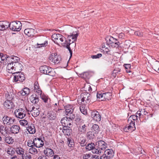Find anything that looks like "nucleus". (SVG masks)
Returning <instances> with one entry per match:
<instances>
[{"instance_id": "36", "label": "nucleus", "mask_w": 159, "mask_h": 159, "mask_svg": "<svg viewBox=\"0 0 159 159\" xmlns=\"http://www.w3.org/2000/svg\"><path fill=\"white\" fill-rule=\"evenodd\" d=\"M81 76L82 78L84 79H89L90 78L91 75L89 72H85L81 74Z\"/></svg>"}, {"instance_id": "49", "label": "nucleus", "mask_w": 159, "mask_h": 159, "mask_svg": "<svg viewBox=\"0 0 159 159\" xmlns=\"http://www.w3.org/2000/svg\"><path fill=\"white\" fill-rule=\"evenodd\" d=\"M80 110L82 113L84 115H86L87 114V110L85 108V107L83 105H82L80 107Z\"/></svg>"}, {"instance_id": "34", "label": "nucleus", "mask_w": 159, "mask_h": 159, "mask_svg": "<svg viewBox=\"0 0 159 159\" xmlns=\"http://www.w3.org/2000/svg\"><path fill=\"white\" fill-rule=\"evenodd\" d=\"M16 151L17 154L21 155V156L24 153V149L20 146L16 147Z\"/></svg>"}, {"instance_id": "2", "label": "nucleus", "mask_w": 159, "mask_h": 159, "mask_svg": "<svg viewBox=\"0 0 159 159\" xmlns=\"http://www.w3.org/2000/svg\"><path fill=\"white\" fill-rule=\"evenodd\" d=\"M107 147V144L104 141H98L96 143V149H93V152L95 154L100 155Z\"/></svg>"}, {"instance_id": "21", "label": "nucleus", "mask_w": 159, "mask_h": 159, "mask_svg": "<svg viewBox=\"0 0 159 159\" xmlns=\"http://www.w3.org/2000/svg\"><path fill=\"white\" fill-rule=\"evenodd\" d=\"M24 32L28 37H32L35 34L34 30L32 28L26 29L24 30Z\"/></svg>"}, {"instance_id": "41", "label": "nucleus", "mask_w": 159, "mask_h": 159, "mask_svg": "<svg viewBox=\"0 0 159 159\" xmlns=\"http://www.w3.org/2000/svg\"><path fill=\"white\" fill-rule=\"evenodd\" d=\"M62 45L64 47H66V48H67L68 49V50H69V52L70 53V58L72 56V51L71 50L69 44L68 43H62Z\"/></svg>"}, {"instance_id": "33", "label": "nucleus", "mask_w": 159, "mask_h": 159, "mask_svg": "<svg viewBox=\"0 0 159 159\" xmlns=\"http://www.w3.org/2000/svg\"><path fill=\"white\" fill-rule=\"evenodd\" d=\"M86 148L87 150L89 151L92 150V152L93 153H95L93 152V149H96V146L94 143H89L86 146Z\"/></svg>"}, {"instance_id": "43", "label": "nucleus", "mask_w": 159, "mask_h": 159, "mask_svg": "<svg viewBox=\"0 0 159 159\" xmlns=\"http://www.w3.org/2000/svg\"><path fill=\"white\" fill-rule=\"evenodd\" d=\"M40 96L41 98L45 103H47L48 102V96L44 94H42Z\"/></svg>"}, {"instance_id": "29", "label": "nucleus", "mask_w": 159, "mask_h": 159, "mask_svg": "<svg viewBox=\"0 0 159 159\" xmlns=\"http://www.w3.org/2000/svg\"><path fill=\"white\" fill-rule=\"evenodd\" d=\"M7 58H8L9 60H11V62L10 63H12L13 64L18 62L20 60L18 57L14 56H11L10 57H8Z\"/></svg>"}, {"instance_id": "23", "label": "nucleus", "mask_w": 159, "mask_h": 159, "mask_svg": "<svg viewBox=\"0 0 159 159\" xmlns=\"http://www.w3.org/2000/svg\"><path fill=\"white\" fill-rule=\"evenodd\" d=\"M4 106L7 109H11L14 107L13 103L10 100H7L4 102Z\"/></svg>"}, {"instance_id": "15", "label": "nucleus", "mask_w": 159, "mask_h": 159, "mask_svg": "<svg viewBox=\"0 0 159 159\" xmlns=\"http://www.w3.org/2000/svg\"><path fill=\"white\" fill-rule=\"evenodd\" d=\"M91 117L93 120L97 122L101 120V116L99 113L97 111H93L91 112Z\"/></svg>"}, {"instance_id": "20", "label": "nucleus", "mask_w": 159, "mask_h": 159, "mask_svg": "<svg viewBox=\"0 0 159 159\" xmlns=\"http://www.w3.org/2000/svg\"><path fill=\"white\" fill-rule=\"evenodd\" d=\"M34 146L37 148H40L43 145V142L40 138H35L34 139Z\"/></svg>"}, {"instance_id": "48", "label": "nucleus", "mask_w": 159, "mask_h": 159, "mask_svg": "<svg viewBox=\"0 0 159 159\" xmlns=\"http://www.w3.org/2000/svg\"><path fill=\"white\" fill-rule=\"evenodd\" d=\"M92 128L93 130L95 131L96 132H98L99 131V127L98 125L96 124L93 125Z\"/></svg>"}, {"instance_id": "3", "label": "nucleus", "mask_w": 159, "mask_h": 159, "mask_svg": "<svg viewBox=\"0 0 159 159\" xmlns=\"http://www.w3.org/2000/svg\"><path fill=\"white\" fill-rule=\"evenodd\" d=\"M40 72L43 74L48 75L52 76L55 75L56 73L50 67L47 66H43L40 67Z\"/></svg>"}, {"instance_id": "55", "label": "nucleus", "mask_w": 159, "mask_h": 159, "mask_svg": "<svg viewBox=\"0 0 159 159\" xmlns=\"http://www.w3.org/2000/svg\"><path fill=\"white\" fill-rule=\"evenodd\" d=\"M69 117H68V118L72 120L75 118V115L73 113V112L70 113L69 114Z\"/></svg>"}, {"instance_id": "54", "label": "nucleus", "mask_w": 159, "mask_h": 159, "mask_svg": "<svg viewBox=\"0 0 159 159\" xmlns=\"http://www.w3.org/2000/svg\"><path fill=\"white\" fill-rule=\"evenodd\" d=\"M102 50L105 52H106L107 54H111V53H110V50H109L108 48H105V47H104L103 46L102 47Z\"/></svg>"}, {"instance_id": "19", "label": "nucleus", "mask_w": 159, "mask_h": 159, "mask_svg": "<svg viewBox=\"0 0 159 159\" xmlns=\"http://www.w3.org/2000/svg\"><path fill=\"white\" fill-rule=\"evenodd\" d=\"M9 27V22L6 21H0V30L3 31Z\"/></svg>"}, {"instance_id": "60", "label": "nucleus", "mask_w": 159, "mask_h": 159, "mask_svg": "<svg viewBox=\"0 0 159 159\" xmlns=\"http://www.w3.org/2000/svg\"><path fill=\"white\" fill-rule=\"evenodd\" d=\"M39 88L40 87L38 82H35L34 84V90L37 89H39Z\"/></svg>"}, {"instance_id": "26", "label": "nucleus", "mask_w": 159, "mask_h": 159, "mask_svg": "<svg viewBox=\"0 0 159 159\" xmlns=\"http://www.w3.org/2000/svg\"><path fill=\"white\" fill-rule=\"evenodd\" d=\"M30 102L33 103L37 104L39 101V98L36 95H32L30 98Z\"/></svg>"}, {"instance_id": "11", "label": "nucleus", "mask_w": 159, "mask_h": 159, "mask_svg": "<svg viewBox=\"0 0 159 159\" xmlns=\"http://www.w3.org/2000/svg\"><path fill=\"white\" fill-rule=\"evenodd\" d=\"M81 96L83 97L81 100L82 104H85L89 103L91 98L90 94L83 93H81Z\"/></svg>"}, {"instance_id": "24", "label": "nucleus", "mask_w": 159, "mask_h": 159, "mask_svg": "<svg viewBox=\"0 0 159 159\" xmlns=\"http://www.w3.org/2000/svg\"><path fill=\"white\" fill-rule=\"evenodd\" d=\"M27 130L30 134H34L36 132V129L34 125L33 124L28 125V126L27 127Z\"/></svg>"}, {"instance_id": "56", "label": "nucleus", "mask_w": 159, "mask_h": 159, "mask_svg": "<svg viewBox=\"0 0 159 159\" xmlns=\"http://www.w3.org/2000/svg\"><path fill=\"white\" fill-rule=\"evenodd\" d=\"M102 56V54L101 53H98L96 55L91 56V58L93 59L99 58Z\"/></svg>"}, {"instance_id": "44", "label": "nucleus", "mask_w": 159, "mask_h": 159, "mask_svg": "<svg viewBox=\"0 0 159 159\" xmlns=\"http://www.w3.org/2000/svg\"><path fill=\"white\" fill-rule=\"evenodd\" d=\"M21 157L23 159H31L32 158L31 156L29 153H24Z\"/></svg>"}, {"instance_id": "45", "label": "nucleus", "mask_w": 159, "mask_h": 159, "mask_svg": "<svg viewBox=\"0 0 159 159\" xmlns=\"http://www.w3.org/2000/svg\"><path fill=\"white\" fill-rule=\"evenodd\" d=\"M20 124L23 126H25L26 125H28L29 122L27 120L25 119H23L20 120L19 121Z\"/></svg>"}, {"instance_id": "39", "label": "nucleus", "mask_w": 159, "mask_h": 159, "mask_svg": "<svg viewBox=\"0 0 159 159\" xmlns=\"http://www.w3.org/2000/svg\"><path fill=\"white\" fill-rule=\"evenodd\" d=\"M153 68L156 71L159 73V62L157 61L153 65Z\"/></svg>"}, {"instance_id": "12", "label": "nucleus", "mask_w": 159, "mask_h": 159, "mask_svg": "<svg viewBox=\"0 0 159 159\" xmlns=\"http://www.w3.org/2000/svg\"><path fill=\"white\" fill-rule=\"evenodd\" d=\"M50 60L55 64L59 63L61 58L60 56L57 55V53H52L49 57Z\"/></svg>"}, {"instance_id": "62", "label": "nucleus", "mask_w": 159, "mask_h": 159, "mask_svg": "<svg viewBox=\"0 0 159 159\" xmlns=\"http://www.w3.org/2000/svg\"><path fill=\"white\" fill-rule=\"evenodd\" d=\"M125 69L128 70V71H127V72H129V70L130 67V65L129 64H125Z\"/></svg>"}, {"instance_id": "51", "label": "nucleus", "mask_w": 159, "mask_h": 159, "mask_svg": "<svg viewBox=\"0 0 159 159\" xmlns=\"http://www.w3.org/2000/svg\"><path fill=\"white\" fill-rule=\"evenodd\" d=\"M93 157V155L91 154H84L83 155V159H92Z\"/></svg>"}, {"instance_id": "50", "label": "nucleus", "mask_w": 159, "mask_h": 159, "mask_svg": "<svg viewBox=\"0 0 159 159\" xmlns=\"http://www.w3.org/2000/svg\"><path fill=\"white\" fill-rule=\"evenodd\" d=\"M7 152L8 154L11 156L14 155L15 153V151L13 148H9L7 151Z\"/></svg>"}, {"instance_id": "52", "label": "nucleus", "mask_w": 159, "mask_h": 159, "mask_svg": "<svg viewBox=\"0 0 159 159\" xmlns=\"http://www.w3.org/2000/svg\"><path fill=\"white\" fill-rule=\"evenodd\" d=\"M34 139L32 140H29L27 142V145L30 147H32L34 146Z\"/></svg>"}, {"instance_id": "37", "label": "nucleus", "mask_w": 159, "mask_h": 159, "mask_svg": "<svg viewBox=\"0 0 159 159\" xmlns=\"http://www.w3.org/2000/svg\"><path fill=\"white\" fill-rule=\"evenodd\" d=\"M148 113V112L146 111L144 109H139V110L136 112V114L138 115L140 117L142 115H143V114L146 115H147Z\"/></svg>"}, {"instance_id": "42", "label": "nucleus", "mask_w": 159, "mask_h": 159, "mask_svg": "<svg viewBox=\"0 0 159 159\" xmlns=\"http://www.w3.org/2000/svg\"><path fill=\"white\" fill-rule=\"evenodd\" d=\"M48 44V41L46 40L43 42V43H37V48H40L42 47H46Z\"/></svg>"}, {"instance_id": "58", "label": "nucleus", "mask_w": 159, "mask_h": 159, "mask_svg": "<svg viewBox=\"0 0 159 159\" xmlns=\"http://www.w3.org/2000/svg\"><path fill=\"white\" fill-rule=\"evenodd\" d=\"M134 34L135 35L139 37H141L143 35V33L139 31H135Z\"/></svg>"}, {"instance_id": "61", "label": "nucleus", "mask_w": 159, "mask_h": 159, "mask_svg": "<svg viewBox=\"0 0 159 159\" xmlns=\"http://www.w3.org/2000/svg\"><path fill=\"white\" fill-rule=\"evenodd\" d=\"M119 38L121 39H124L125 37V34L123 33H120L118 35Z\"/></svg>"}, {"instance_id": "46", "label": "nucleus", "mask_w": 159, "mask_h": 159, "mask_svg": "<svg viewBox=\"0 0 159 159\" xmlns=\"http://www.w3.org/2000/svg\"><path fill=\"white\" fill-rule=\"evenodd\" d=\"M53 110L56 112V114L60 115L62 111V109L60 108L58 106H57V107H56Z\"/></svg>"}, {"instance_id": "47", "label": "nucleus", "mask_w": 159, "mask_h": 159, "mask_svg": "<svg viewBox=\"0 0 159 159\" xmlns=\"http://www.w3.org/2000/svg\"><path fill=\"white\" fill-rule=\"evenodd\" d=\"M8 57L7 56L4 55L2 53H0V63L6 60Z\"/></svg>"}, {"instance_id": "64", "label": "nucleus", "mask_w": 159, "mask_h": 159, "mask_svg": "<svg viewBox=\"0 0 159 159\" xmlns=\"http://www.w3.org/2000/svg\"><path fill=\"white\" fill-rule=\"evenodd\" d=\"M38 159H48V158L46 156L43 155L39 156Z\"/></svg>"}, {"instance_id": "10", "label": "nucleus", "mask_w": 159, "mask_h": 159, "mask_svg": "<svg viewBox=\"0 0 159 159\" xmlns=\"http://www.w3.org/2000/svg\"><path fill=\"white\" fill-rule=\"evenodd\" d=\"M78 36V34L77 33L74 34H72L68 36V39L66 40L65 38L64 42L62 43H68L70 45V44L74 43L75 41H76Z\"/></svg>"}, {"instance_id": "32", "label": "nucleus", "mask_w": 159, "mask_h": 159, "mask_svg": "<svg viewBox=\"0 0 159 159\" xmlns=\"http://www.w3.org/2000/svg\"><path fill=\"white\" fill-rule=\"evenodd\" d=\"M47 117L51 120H54L56 118V114L53 111H50L47 114Z\"/></svg>"}, {"instance_id": "59", "label": "nucleus", "mask_w": 159, "mask_h": 159, "mask_svg": "<svg viewBox=\"0 0 159 159\" xmlns=\"http://www.w3.org/2000/svg\"><path fill=\"white\" fill-rule=\"evenodd\" d=\"M34 91L37 93V94L38 95H40L42 94V91L40 88H39V89H36V90H34Z\"/></svg>"}, {"instance_id": "4", "label": "nucleus", "mask_w": 159, "mask_h": 159, "mask_svg": "<svg viewBox=\"0 0 159 159\" xmlns=\"http://www.w3.org/2000/svg\"><path fill=\"white\" fill-rule=\"evenodd\" d=\"M22 24L20 21H12L9 23V27L10 30L14 31H19L21 29Z\"/></svg>"}, {"instance_id": "27", "label": "nucleus", "mask_w": 159, "mask_h": 159, "mask_svg": "<svg viewBox=\"0 0 159 159\" xmlns=\"http://www.w3.org/2000/svg\"><path fill=\"white\" fill-rule=\"evenodd\" d=\"M62 131L64 135L70 136L71 133V130L69 127H63Z\"/></svg>"}, {"instance_id": "28", "label": "nucleus", "mask_w": 159, "mask_h": 159, "mask_svg": "<svg viewBox=\"0 0 159 159\" xmlns=\"http://www.w3.org/2000/svg\"><path fill=\"white\" fill-rule=\"evenodd\" d=\"M45 156L52 157L54 154L53 151L50 148H47L44 151Z\"/></svg>"}, {"instance_id": "40", "label": "nucleus", "mask_w": 159, "mask_h": 159, "mask_svg": "<svg viewBox=\"0 0 159 159\" xmlns=\"http://www.w3.org/2000/svg\"><path fill=\"white\" fill-rule=\"evenodd\" d=\"M29 152L32 154L35 155L38 152L37 149L33 147L30 148L29 150Z\"/></svg>"}, {"instance_id": "38", "label": "nucleus", "mask_w": 159, "mask_h": 159, "mask_svg": "<svg viewBox=\"0 0 159 159\" xmlns=\"http://www.w3.org/2000/svg\"><path fill=\"white\" fill-rule=\"evenodd\" d=\"M5 141L8 144H12L14 142V140L11 137L8 136L6 138Z\"/></svg>"}, {"instance_id": "1", "label": "nucleus", "mask_w": 159, "mask_h": 159, "mask_svg": "<svg viewBox=\"0 0 159 159\" xmlns=\"http://www.w3.org/2000/svg\"><path fill=\"white\" fill-rule=\"evenodd\" d=\"M22 68V65L19 62H17L14 64L9 63L7 66V71L8 73L13 74L20 72Z\"/></svg>"}, {"instance_id": "16", "label": "nucleus", "mask_w": 159, "mask_h": 159, "mask_svg": "<svg viewBox=\"0 0 159 159\" xmlns=\"http://www.w3.org/2000/svg\"><path fill=\"white\" fill-rule=\"evenodd\" d=\"M129 124L127 125V126L125 128V129H128L129 131L131 132L135 129V121H128Z\"/></svg>"}, {"instance_id": "30", "label": "nucleus", "mask_w": 159, "mask_h": 159, "mask_svg": "<svg viewBox=\"0 0 159 159\" xmlns=\"http://www.w3.org/2000/svg\"><path fill=\"white\" fill-rule=\"evenodd\" d=\"M111 93L110 92L103 93V98H102V101L108 100L111 99Z\"/></svg>"}, {"instance_id": "8", "label": "nucleus", "mask_w": 159, "mask_h": 159, "mask_svg": "<svg viewBox=\"0 0 159 159\" xmlns=\"http://www.w3.org/2000/svg\"><path fill=\"white\" fill-rule=\"evenodd\" d=\"M2 120L4 125L11 126L13 124L16 120L13 118H12L7 116H4L2 118Z\"/></svg>"}, {"instance_id": "35", "label": "nucleus", "mask_w": 159, "mask_h": 159, "mask_svg": "<svg viewBox=\"0 0 159 159\" xmlns=\"http://www.w3.org/2000/svg\"><path fill=\"white\" fill-rule=\"evenodd\" d=\"M140 117V116H137L136 113L135 115L131 116L129 118L128 121H135V120L137 121V120H138V118H139Z\"/></svg>"}, {"instance_id": "63", "label": "nucleus", "mask_w": 159, "mask_h": 159, "mask_svg": "<svg viewBox=\"0 0 159 159\" xmlns=\"http://www.w3.org/2000/svg\"><path fill=\"white\" fill-rule=\"evenodd\" d=\"M102 158V156L101 157H99L97 155H93V157L92 159H101Z\"/></svg>"}, {"instance_id": "14", "label": "nucleus", "mask_w": 159, "mask_h": 159, "mask_svg": "<svg viewBox=\"0 0 159 159\" xmlns=\"http://www.w3.org/2000/svg\"><path fill=\"white\" fill-rule=\"evenodd\" d=\"M75 108L74 106L73 105L69 104L65 106L64 113L65 115L69 116V113L73 112Z\"/></svg>"}, {"instance_id": "17", "label": "nucleus", "mask_w": 159, "mask_h": 159, "mask_svg": "<svg viewBox=\"0 0 159 159\" xmlns=\"http://www.w3.org/2000/svg\"><path fill=\"white\" fill-rule=\"evenodd\" d=\"M20 129L19 126L17 125H13L10 128V131L11 134H17L19 132Z\"/></svg>"}, {"instance_id": "6", "label": "nucleus", "mask_w": 159, "mask_h": 159, "mask_svg": "<svg viewBox=\"0 0 159 159\" xmlns=\"http://www.w3.org/2000/svg\"><path fill=\"white\" fill-rule=\"evenodd\" d=\"M26 111L24 109L21 108L16 109L14 111L15 116L19 119H23L26 115Z\"/></svg>"}, {"instance_id": "53", "label": "nucleus", "mask_w": 159, "mask_h": 159, "mask_svg": "<svg viewBox=\"0 0 159 159\" xmlns=\"http://www.w3.org/2000/svg\"><path fill=\"white\" fill-rule=\"evenodd\" d=\"M103 93H102L101 92H98L97 94V98L101 99L102 101V98H103Z\"/></svg>"}, {"instance_id": "9", "label": "nucleus", "mask_w": 159, "mask_h": 159, "mask_svg": "<svg viewBox=\"0 0 159 159\" xmlns=\"http://www.w3.org/2000/svg\"><path fill=\"white\" fill-rule=\"evenodd\" d=\"M14 76L13 81L15 82L19 81L23 82L25 79L24 74L21 72L12 74Z\"/></svg>"}, {"instance_id": "13", "label": "nucleus", "mask_w": 159, "mask_h": 159, "mask_svg": "<svg viewBox=\"0 0 159 159\" xmlns=\"http://www.w3.org/2000/svg\"><path fill=\"white\" fill-rule=\"evenodd\" d=\"M63 127H68L71 125L73 123V120H70L69 118H68V117H65L62 118L61 121Z\"/></svg>"}, {"instance_id": "22", "label": "nucleus", "mask_w": 159, "mask_h": 159, "mask_svg": "<svg viewBox=\"0 0 159 159\" xmlns=\"http://www.w3.org/2000/svg\"><path fill=\"white\" fill-rule=\"evenodd\" d=\"M105 155H103L102 156H106L107 158L112 157L114 155V152L112 149H107L104 152Z\"/></svg>"}, {"instance_id": "57", "label": "nucleus", "mask_w": 159, "mask_h": 159, "mask_svg": "<svg viewBox=\"0 0 159 159\" xmlns=\"http://www.w3.org/2000/svg\"><path fill=\"white\" fill-rule=\"evenodd\" d=\"M67 143L68 146L70 147H72V146L74 145V142H73V140L69 139H68Z\"/></svg>"}, {"instance_id": "18", "label": "nucleus", "mask_w": 159, "mask_h": 159, "mask_svg": "<svg viewBox=\"0 0 159 159\" xmlns=\"http://www.w3.org/2000/svg\"><path fill=\"white\" fill-rule=\"evenodd\" d=\"M40 110L39 108H37L34 107H33L31 110L30 111L32 116L34 117H37L40 114Z\"/></svg>"}, {"instance_id": "31", "label": "nucleus", "mask_w": 159, "mask_h": 159, "mask_svg": "<svg viewBox=\"0 0 159 159\" xmlns=\"http://www.w3.org/2000/svg\"><path fill=\"white\" fill-rule=\"evenodd\" d=\"M87 126L84 124L83 125H80L78 128V132L79 133L82 134L85 133L86 130Z\"/></svg>"}, {"instance_id": "25", "label": "nucleus", "mask_w": 159, "mask_h": 159, "mask_svg": "<svg viewBox=\"0 0 159 159\" xmlns=\"http://www.w3.org/2000/svg\"><path fill=\"white\" fill-rule=\"evenodd\" d=\"M30 89L29 88L26 87L23 89L19 93L21 95L26 96L30 94Z\"/></svg>"}, {"instance_id": "5", "label": "nucleus", "mask_w": 159, "mask_h": 159, "mask_svg": "<svg viewBox=\"0 0 159 159\" xmlns=\"http://www.w3.org/2000/svg\"><path fill=\"white\" fill-rule=\"evenodd\" d=\"M52 40L54 42L59 45L58 43L60 41L63 42L65 40V38L61 34H59L54 33L52 36Z\"/></svg>"}, {"instance_id": "7", "label": "nucleus", "mask_w": 159, "mask_h": 159, "mask_svg": "<svg viewBox=\"0 0 159 159\" xmlns=\"http://www.w3.org/2000/svg\"><path fill=\"white\" fill-rule=\"evenodd\" d=\"M107 41L108 45L113 48H117L119 45V42L118 40L112 37L108 38Z\"/></svg>"}]
</instances>
